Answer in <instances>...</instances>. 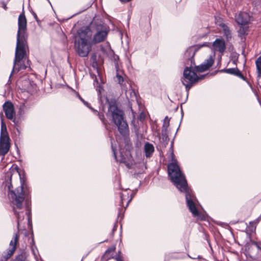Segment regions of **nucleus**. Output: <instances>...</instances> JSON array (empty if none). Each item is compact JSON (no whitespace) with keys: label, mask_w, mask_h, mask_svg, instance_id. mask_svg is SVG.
<instances>
[{"label":"nucleus","mask_w":261,"mask_h":261,"mask_svg":"<svg viewBox=\"0 0 261 261\" xmlns=\"http://www.w3.org/2000/svg\"><path fill=\"white\" fill-rule=\"evenodd\" d=\"M207 46L206 43L202 44L192 46L189 47L185 53V58L186 61V67L184 71V77L181 80L182 83L185 86L186 89L188 91L192 86L193 84L202 79L204 75L199 78L196 73V72H202L208 69L214 64L215 53L211 55L204 62L199 66H196L194 57L196 53L203 46Z\"/></svg>","instance_id":"f257e3e1"},{"label":"nucleus","mask_w":261,"mask_h":261,"mask_svg":"<svg viewBox=\"0 0 261 261\" xmlns=\"http://www.w3.org/2000/svg\"><path fill=\"white\" fill-rule=\"evenodd\" d=\"M171 154L173 162L168 166V173L170 179L180 192L185 193L187 206L194 216L198 217L199 213L195 205L197 200L192 191L189 188L185 176L181 172L177 161L174 160L173 151Z\"/></svg>","instance_id":"f03ea898"},{"label":"nucleus","mask_w":261,"mask_h":261,"mask_svg":"<svg viewBox=\"0 0 261 261\" xmlns=\"http://www.w3.org/2000/svg\"><path fill=\"white\" fill-rule=\"evenodd\" d=\"M27 21L24 11L19 15L18 18V31L17 33V42L15 53L13 68L9 76L10 81L12 74L21 70L25 69L27 66L24 63L26 55L25 46L27 45V34L26 32Z\"/></svg>","instance_id":"7ed1b4c3"},{"label":"nucleus","mask_w":261,"mask_h":261,"mask_svg":"<svg viewBox=\"0 0 261 261\" xmlns=\"http://www.w3.org/2000/svg\"><path fill=\"white\" fill-rule=\"evenodd\" d=\"M14 175L20 176L18 172L14 171L13 170H10L5 174V180L2 184V188L5 194H7L13 205L14 213L17 220V227L19 229L22 219L20 213L16 208L20 210L23 207L26 195L22 185L13 190L12 178Z\"/></svg>","instance_id":"20e7f679"},{"label":"nucleus","mask_w":261,"mask_h":261,"mask_svg":"<svg viewBox=\"0 0 261 261\" xmlns=\"http://www.w3.org/2000/svg\"><path fill=\"white\" fill-rule=\"evenodd\" d=\"M84 32L90 34V39L94 44L104 41L107 38L109 28L100 21L93 20L88 27L81 28Z\"/></svg>","instance_id":"39448f33"},{"label":"nucleus","mask_w":261,"mask_h":261,"mask_svg":"<svg viewBox=\"0 0 261 261\" xmlns=\"http://www.w3.org/2000/svg\"><path fill=\"white\" fill-rule=\"evenodd\" d=\"M107 116L112 118V121L117 126L119 133L122 136L125 137L129 135L128 126L124 119V113L115 104L109 105Z\"/></svg>","instance_id":"423d86ee"},{"label":"nucleus","mask_w":261,"mask_h":261,"mask_svg":"<svg viewBox=\"0 0 261 261\" xmlns=\"http://www.w3.org/2000/svg\"><path fill=\"white\" fill-rule=\"evenodd\" d=\"M90 34L84 32L82 29L77 32L74 41V46L77 54L81 57H87L94 44L90 39Z\"/></svg>","instance_id":"0eeeda50"},{"label":"nucleus","mask_w":261,"mask_h":261,"mask_svg":"<svg viewBox=\"0 0 261 261\" xmlns=\"http://www.w3.org/2000/svg\"><path fill=\"white\" fill-rule=\"evenodd\" d=\"M18 241V235L15 233L10 242V247L6 251H4L0 258V261H7L14 254L16 248V245Z\"/></svg>","instance_id":"6e6552de"},{"label":"nucleus","mask_w":261,"mask_h":261,"mask_svg":"<svg viewBox=\"0 0 261 261\" xmlns=\"http://www.w3.org/2000/svg\"><path fill=\"white\" fill-rule=\"evenodd\" d=\"M111 148L113 153L114 157L117 161H119L121 163L124 164L128 169L132 168L133 164L131 161L132 157L129 151H126L124 154H123V153L121 152L120 154V159L119 160H118L116 155V148L115 147H114L112 141Z\"/></svg>","instance_id":"1a4fd4ad"},{"label":"nucleus","mask_w":261,"mask_h":261,"mask_svg":"<svg viewBox=\"0 0 261 261\" xmlns=\"http://www.w3.org/2000/svg\"><path fill=\"white\" fill-rule=\"evenodd\" d=\"M3 107L6 117L8 119L12 120L15 114L14 106L12 103L10 101H6L4 103Z\"/></svg>","instance_id":"9d476101"},{"label":"nucleus","mask_w":261,"mask_h":261,"mask_svg":"<svg viewBox=\"0 0 261 261\" xmlns=\"http://www.w3.org/2000/svg\"><path fill=\"white\" fill-rule=\"evenodd\" d=\"M212 49L214 51H219L223 54L226 49L225 41L222 39H216L213 43Z\"/></svg>","instance_id":"9b49d317"},{"label":"nucleus","mask_w":261,"mask_h":261,"mask_svg":"<svg viewBox=\"0 0 261 261\" xmlns=\"http://www.w3.org/2000/svg\"><path fill=\"white\" fill-rule=\"evenodd\" d=\"M10 139L4 140V139H0V155L2 156L5 155L10 149Z\"/></svg>","instance_id":"f8f14e48"},{"label":"nucleus","mask_w":261,"mask_h":261,"mask_svg":"<svg viewBox=\"0 0 261 261\" xmlns=\"http://www.w3.org/2000/svg\"><path fill=\"white\" fill-rule=\"evenodd\" d=\"M235 20L238 24L241 25H245L249 21L248 15L246 13L240 12L236 15Z\"/></svg>","instance_id":"ddd939ff"},{"label":"nucleus","mask_w":261,"mask_h":261,"mask_svg":"<svg viewBox=\"0 0 261 261\" xmlns=\"http://www.w3.org/2000/svg\"><path fill=\"white\" fill-rule=\"evenodd\" d=\"M219 25L222 30L224 36L227 41L229 40L231 38V32L229 28L223 22L220 23Z\"/></svg>","instance_id":"4468645a"},{"label":"nucleus","mask_w":261,"mask_h":261,"mask_svg":"<svg viewBox=\"0 0 261 261\" xmlns=\"http://www.w3.org/2000/svg\"><path fill=\"white\" fill-rule=\"evenodd\" d=\"M144 150L145 152V156L146 158H150L154 151V148L152 144L149 142H146L145 143L144 146Z\"/></svg>","instance_id":"2eb2a0df"},{"label":"nucleus","mask_w":261,"mask_h":261,"mask_svg":"<svg viewBox=\"0 0 261 261\" xmlns=\"http://www.w3.org/2000/svg\"><path fill=\"white\" fill-rule=\"evenodd\" d=\"M0 139H4V140L6 139H10L7 130L6 125L3 120L1 121V129Z\"/></svg>","instance_id":"dca6fc26"},{"label":"nucleus","mask_w":261,"mask_h":261,"mask_svg":"<svg viewBox=\"0 0 261 261\" xmlns=\"http://www.w3.org/2000/svg\"><path fill=\"white\" fill-rule=\"evenodd\" d=\"M116 81L118 82V83L121 85L122 88L126 91V94L127 95L128 92L129 91H127L125 89L124 86L122 84V83L124 81L123 77L120 74L119 72H117L116 75Z\"/></svg>","instance_id":"f3484780"},{"label":"nucleus","mask_w":261,"mask_h":261,"mask_svg":"<svg viewBox=\"0 0 261 261\" xmlns=\"http://www.w3.org/2000/svg\"><path fill=\"white\" fill-rule=\"evenodd\" d=\"M255 65L257 69V76L261 77V56L255 61Z\"/></svg>","instance_id":"a211bd4d"},{"label":"nucleus","mask_w":261,"mask_h":261,"mask_svg":"<svg viewBox=\"0 0 261 261\" xmlns=\"http://www.w3.org/2000/svg\"><path fill=\"white\" fill-rule=\"evenodd\" d=\"M235 70H236V68H228V69H223L220 70V72H225V73H227L228 74L233 75L234 73Z\"/></svg>","instance_id":"6ab92c4d"},{"label":"nucleus","mask_w":261,"mask_h":261,"mask_svg":"<svg viewBox=\"0 0 261 261\" xmlns=\"http://www.w3.org/2000/svg\"><path fill=\"white\" fill-rule=\"evenodd\" d=\"M169 121H170L169 119L168 118V117L167 116H166L164 120V122H163V124L162 128L168 129V127L169 126Z\"/></svg>","instance_id":"aec40b11"},{"label":"nucleus","mask_w":261,"mask_h":261,"mask_svg":"<svg viewBox=\"0 0 261 261\" xmlns=\"http://www.w3.org/2000/svg\"><path fill=\"white\" fill-rule=\"evenodd\" d=\"M233 75L239 77L240 78L243 79V80H245V77L237 68H236V70L234 71V73Z\"/></svg>","instance_id":"412c9836"},{"label":"nucleus","mask_w":261,"mask_h":261,"mask_svg":"<svg viewBox=\"0 0 261 261\" xmlns=\"http://www.w3.org/2000/svg\"><path fill=\"white\" fill-rule=\"evenodd\" d=\"M128 197L129 194L128 193H127L126 194L121 193L120 194V205L121 206H123V202L125 200V197Z\"/></svg>","instance_id":"4be33fe9"},{"label":"nucleus","mask_w":261,"mask_h":261,"mask_svg":"<svg viewBox=\"0 0 261 261\" xmlns=\"http://www.w3.org/2000/svg\"><path fill=\"white\" fill-rule=\"evenodd\" d=\"M239 36L242 38L246 34V31L244 28L240 27L238 31Z\"/></svg>","instance_id":"5701e85b"},{"label":"nucleus","mask_w":261,"mask_h":261,"mask_svg":"<svg viewBox=\"0 0 261 261\" xmlns=\"http://www.w3.org/2000/svg\"><path fill=\"white\" fill-rule=\"evenodd\" d=\"M167 129L166 128H162V136L163 139H167L168 138Z\"/></svg>","instance_id":"b1692460"},{"label":"nucleus","mask_w":261,"mask_h":261,"mask_svg":"<svg viewBox=\"0 0 261 261\" xmlns=\"http://www.w3.org/2000/svg\"><path fill=\"white\" fill-rule=\"evenodd\" d=\"M83 103L88 108H89L90 109H91L94 113H98V112H97V111L95 110V109H94L93 108H92V107H90L89 103L84 100L83 101Z\"/></svg>","instance_id":"393cba45"},{"label":"nucleus","mask_w":261,"mask_h":261,"mask_svg":"<svg viewBox=\"0 0 261 261\" xmlns=\"http://www.w3.org/2000/svg\"><path fill=\"white\" fill-rule=\"evenodd\" d=\"M12 261H25V260L22 255H19Z\"/></svg>","instance_id":"a878e982"},{"label":"nucleus","mask_w":261,"mask_h":261,"mask_svg":"<svg viewBox=\"0 0 261 261\" xmlns=\"http://www.w3.org/2000/svg\"><path fill=\"white\" fill-rule=\"evenodd\" d=\"M133 198V195H132V194H131L130 195V198L127 201L126 207H127L129 203L131 201V200H132Z\"/></svg>","instance_id":"bb28decb"},{"label":"nucleus","mask_w":261,"mask_h":261,"mask_svg":"<svg viewBox=\"0 0 261 261\" xmlns=\"http://www.w3.org/2000/svg\"><path fill=\"white\" fill-rule=\"evenodd\" d=\"M145 118V115L143 113H141L140 115V120H143Z\"/></svg>","instance_id":"cd10ccee"},{"label":"nucleus","mask_w":261,"mask_h":261,"mask_svg":"<svg viewBox=\"0 0 261 261\" xmlns=\"http://www.w3.org/2000/svg\"><path fill=\"white\" fill-rule=\"evenodd\" d=\"M32 14L33 15L34 18L36 19V21H38V17L37 16V14L33 11L32 12Z\"/></svg>","instance_id":"c85d7f7f"},{"label":"nucleus","mask_w":261,"mask_h":261,"mask_svg":"<svg viewBox=\"0 0 261 261\" xmlns=\"http://www.w3.org/2000/svg\"><path fill=\"white\" fill-rule=\"evenodd\" d=\"M96 114H97V115H99V118L102 120H103V118H104V116L102 115H99V113H95Z\"/></svg>","instance_id":"c756f323"},{"label":"nucleus","mask_w":261,"mask_h":261,"mask_svg":"<svg viewBox=\"0 0 261 261\" xmlns=\"http://www.w3.org/2000/svg\"><path fill=\"white\" fill-rule=\"evenodd\" d=\"M114 250H115V248H111L108 249L107 250L106 252H107L114 251Z\"/></svg>","instance_id":"7c9ffc66"},{"label":"nucleus","mask_w":261,"mask_h":261,"mask_svg":"<svg viewBox=\"0 0 261 261\" xmlns=\"http://www.w3.org/2000/svg\"><path fill=\"white\" fill-rule=\"evenodd\" d=\"M121 2L125 3L130 2L131 0H119Z\"/></svg>","instance_id":"2f4dec72"},{"label":"nucleus","mask_w":261,"mask_h":261,"mask_svg":"<svg viewBox=\"0 0 261 261\" xmlns=\"http://www.w3.org/2000/svg\"><path fill=\"white\" fill-rule=\"evenodd\" d=\"M3 7L4 8V9L5 10H7V5L5 3H3Z\"/></svg>","instance_id":"473e14b6"},{"label":"nucleus","mask_w":261,"mask_h":261,"mask_svg":"<svg viewBox=\"0 0 261 261\" xmlns=\"http://www.w3.org/2000/svg\"><path fill=\"white\" fill-rule=\"evenodd\" d=\"M116 260L117 261H122V260L121 259V258L118 256H117L116 257Z\"/></svg>","instance_id":"72a5a7b5"},{"label":"nucleus","mask_w":261,"mask_h":261,"mask_svg":"<svg viewBox=\"0 0 261 261\" xmlns=\"http://www.w3.org/2000/svg\"><path fill=\"white\" fill-rule=\"evenodd\" d=\"M76 95L79 97V98H80L81 97V96L79 95V94L78 93H76Z\"/></svg>","instance_id":"f704fd0d"},{"label":"nucleus","mask_w":261,"mask_h":261,"mask_svg":"<svg viewBox=\"0 0 261 261\" xmlns=\"http://www.w3.org/2000/svg\"><path fill=\"white\" fill-rule=\"evenodd\" d=\"M32 251H33V253L34 254V255H35V250H34V247H32Z\"/></svg>","instance_id":"c9c22d12"},{"label":"nucleus","mask_w":261,"mask_h":261,"mask_svg":"<svg viewBox=\"0 0 261 261\" xmlns=\"http://www.w3.org/2000/svg\"><path fill=\"white\" fill-rule=\"evenodd\" d=\"M82 102L84 100L81 97L79 98Z\"/></svg>","instance_id":"e433bc0d"},{"label":"nucleus","mask_w":261,"mask_h":261,"mask_svg":"<svg viewBox=\"0 0 261 261\" xmlns=\"http://www.w3.org/2000/svg\"><path fill=\"white\" fill-rule=\"evenodd\" d=\"M132 93H133V94H134V95H135V92H134V91H132L130 92V95L132 94Z\"/></svg>","instance_id":"4c0bfd02"},{"label":"nucleus","mask_w":261,"mask_h":261,"mask_svg":"<svg viewBox=\"0 0 261 261\" xmlns=\"http://www.w3.org/2000/svg\"><path fill=\"white\" fill-rule=\"evenodd\" d=\"M28 221H29V222H30V218L29 216H28Z\"/></svg>","instance_id":"58836bf2"},{"label":"nucleus","mask_w":261,"mask_h":261,"mask_svg":"<svg viewBox=\"0 0 261 261\" xmlns=\"http://www.w3.org/2000/svg\"><path fill=\"white\" fill-rule=\"evenodd\" d=\"M32 243H33V244H34V243H35V242H34V240L33 239L32 240Z\"/></svg>","instance_id":"ea45409f"},{"label":"nucleus","mask_w":261,"mask_h":261,"mask_svg":"<svg viewBox=\"0 0 261 261\" xmlns=\"http://www.w3.org/2000/svg\"><path fill=\"white\" fill-rule=\"evenodd\" d=\"M47 1L48 2V3L51 5V3H50V2L49 0H47Z\"/></svg>","instance_id":"a19ab883"}]
</instances>
